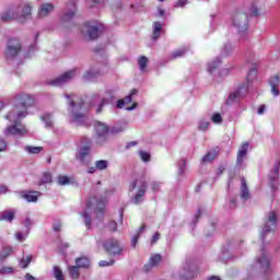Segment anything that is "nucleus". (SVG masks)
<instances>
[{"label":"nucleus","mask_w":280,"mask_h":280,"mask_svg":"<svg viewBox=\"0 0 280 280\" xmlns=\"http://www.w3.org/2000/svg\"><path fill=\"white\" fill-rule=\"evenodd\" d=\"M65 97L69 105L70 124H73L74 126H84L86 121V115H84L86 112L84 102L78 103V101H75V94H65Z\"/></svg>","instance_id":"nucleus-1"},{"label":"nucleus","mask_w":280,"mask_h":280,"mask_svg":"<svg viewBox=\"0 0 280 280\" xmlns=\"http://www.w3.org/2000/svg\"><path fill=\"white\" fill-rule=\"evenodd\" d=\"M278 222H279V217L277 215V212L270 211L265 215L264 225L259 231V235L262 244H270V240H268V235H272V233H275Z\"/></svg>","instance_id":"nucleus-2"},{"label":"nucleus","mask_w":280,"mask_h":280,"mask_svg":"<svg viewBox=\"0 0 280 280\" xmlns=\"http://www.w3.org/2000/svg\"><path fill=\"white\" fill-rule=\"evenodd\" d=\"M24 118L25 117H19V114L9 113L5 116V119L12 121L13 124L4 129V137H23L24 135H27V129L19 121L20 119Z\"/></svg>","instance_id":"nucleus-3"},{"label":"nucleus","mask_w":280,"mask_h":280,"mask_svg":"<svg viewBox=\"0 0 280 280\" xmlns=\"http://www.w3.org/2000/svg\"><path fill=\"white\" fill-rule=\"evenodd\" d=\"M254 78H257V68L252 67L247 74L246 83H243L238 89L234 92H232L226 104H236V102H240V100H244L246 97V94L248 93V82H250Z\"/></svg>","instance_id":"nucleus-4"},{"label":"nucleus","mask_w":280,"mask_h":280,"mask_svg":"<svg viewBox=\"0 0 280 280\" xmlns=\"http://www.w3.org/2000/svg\"><path fill=\"white\" fill-rule=\"evenodd\" d=\"M93 211H98V213H102L104 211V201L97 200L95 197H92L86 201V208L81 213L82 218H84V224L86 229H91L92 226L93 221L91 219V214Z\"/></svg>","instance_id":"nucleus-5"},{"label":"nucleus","mask_w":280,"mask_h":280,"mask_svg":"<svg viewBox=\"0 0 280 280\" xmlns=\"http://www.w3.org/2000/svg\"><path fill=\"white\" fill-rule=\"evenodd\" d=\"M137 188L138 191L133 197H131L132 205H141V202L145 200V190L148 189V180L145 179V176H142L130 183L129 191H135Z\"/></svg>","instance_id":"nucleus-6"},{"label":"nucleus","mask_w":280,"mask_h":280,"mask_svg":"<svg viewBox=\"0 0 280 280\" xmlns=\"http://www.w3.org/2000/svg\"><path fill=\"white\" fill-rule=\"evenodd\" d=\"M93 148V140L89 137H82L80 140L79 149L77 151V160L82 165H89L91 163V150Z\"/></svg>","instance_id":"nucleus-7"},{"label":"nucleus","mask_w":280,"mask_h":280,"mask_svg":"<svg viewBox=\"0 0 280 280\" xmlns=\"http://www.w3.org/2000/svg\"><path fill=\"white\" fill-rule=\"evenodd\" d=\"M34 104V98L30 94H19L15 96V106L10 112L18 117H27V108Z\"/></svg>","instance_id":"nucleus-8"},{"label":"nucleus","mask_w":280,"mask_h":280,"mask_svg":"<svg viewBox=\"0 0 280 280\" xmlns=\"http://www.w3.org/2000/svg\"><path fill=\"white\" fill-rule=\"evenodd\" d=\"M102 25L97 22H88L81 28V34L89 40H97L102 36Z\"/></svg>","instance_id":"nucleus-9"},{"label":"nucleus","mask_w":280,"mask_h":280,"mask_svg":"<svg viewBox=\"0 0 280 280\" xmlns=\"http://www.w3.org/2000/svg\"><path fill=\"white\" fill-rule=\"evenodd\" d=\"M110 128L106 122L96 121L94 124V135H95V143L97 145H104L108 143V132Z\"/></svg>","instance_id":"nucleus-10"},{"label":"nucleus","mask_w":280,"mask_h":280,"mask_svg":"<svg viewBox=\"0 0 280 280\" xmlns=\"http://www.w3.org/2000/svg\"><path fill=\"white\" fill-rule=\"evenodd\" d=\"M22 49H23V44H21V39L16 37L10 38L7 42V48L4 50V56L7 60H14V58H18Z\"/></svg>","instance_id":"nucleus-11"},{"label":"nucleus","mask_w":280,"mask_h":280,"mask_svg":"<svg viewBox=\"0 0 280 280\" xmlns=\"http://www.w3.org/2000/svg\"><path fill=\"white\" fill-rule=\"evenodd\" d=\"M232 25L237 30L238 34L248 32V13L244 11H237L232 16Z\"/></svg>","instance_id":"nucleus-12"},{"label":"nucleus","mask_w":280,"mask_h":280,"mask_svg":"<svg viewBox=\"0 0 280 280\" xmlns=\"http://www.w3.org/2000/svg\"><path fill=\"white\" fill-rule=\"evenodd\" d=\"M103 248L108 255H121L124 246L116 238H108L103 243Z\"/></svg>","instance_id":"nucleus-13"},{"label":"nucleus","mask_w":280,"mask_h":280,"mask_svg":"<svg viewBox=\"0 0 280 280\" xmlns=\"http://www.w3.org/2000/svg\"><path fill=\"white\" fill-rule=\"evenodd\" d=\"M78 70L72 69L69 70L61 75L57 77L56 79L51 80L48 84L51 86H62L63 84H67L68 82H71L73 78H75V73Z\"/></svg>","instance_id":"nucleus-14"},{"label":"nucleus","mask_w":280,"mask_h":280,"mask_svg":"<svg viewBox=\"0 0 280 280\" xmlns=\"http://www.w3.org/2000/svg\"><path fill=\"white\" fill-rule=\"evenodd\" d=\"M32 8H34V5L30 2H21L16 7L15 11L18 12V21L20 23H23L25 19L32 16Z\"/></svg>","instance_id":"nucleus-15"},{"label":"nucleus","mask_w":280,"mask_h":280,"mask_svg":"<svg viewBox=\"0 0 280 280\" xmlns=\"http://www.w3.org/2000/svg\"><path fill=\"white\" fill-rule=\"evenodd\" d=\"M261 272H268L270 268V256H268V253L265 248L260 249V254L256 259Z\"/></svg>","instance_id":"nucleus-16"},{"label":"nucleus","mask_w":280,"mask_h":280,"mask_svg":"<svg viewBox=\"0 0 280 280\" xmlns=\"http://www.w3.org/2000/svg\"><path fill=\"white\" fill-rule=\"evenodd\" d=\"M54 10H56V5L51 2H43L38 7L37 18L38 19H47L50 14H54Z\"/></svg>","instance_id":"nucleus-17"},{"label":"nucleus","mask_w":280,"mask_h":280,"mask_svg":"<svg viewBox=\"0 0 280 280\" xmlns=\"http://www.w3.org/2000/svg\"><path fill=\"white\" fill-rule=\"evenodd\" d=\"M183 270L184 272L182 273V277H184L186 280L194 279L196 276V267L191 262H186Z\"/></svg>","instance_id":"nucleus-18"},{"label":"nucleus","mask_w":280,"mask_h":280,"mask_svg":"<svg viewBox=\"0 0 280 280\" xmlns=\"http://www.w3.org/2000/svg\"><path fill=\"white\" fill-rule=\"evenodd\" d=\"M161 259H162V257L159 254L151 256L149 259V262L147 265H144L145 272H150V270H152L153 268H156V266H159V264H161Z\"/></svg>","instance_id":"nucleus-19"},{"label":"nucleus","mask_w":280,"mask_h":280,"mask_svg":"<svg viewBox=\"0 0 280 280\" xmlns=\"http://www.w3.org/2000/svg\"><path fill=\"white\" fill-rule=\"evenodd\" d=\"M269 84L271 86V93L275 97H279L280 92H279V84H280V77L276 74L269 80Z\"/></svg>","instance_id":"nucleus-20"},{"label":"nucleus","mask_w":280,"mask_h":280,"mask_svg":"<svg viewBox=\"0 0 280 280\" xmlns=\"http://www.w3.org/2000/svg\"><path fill=\"white\" fill-rule=\"evenodd\" d=\"M98 75H102V71L100 68L93 67L83 74V79L91 82V80H95V78H98Z\"/></svg>","instance_id":"nucleus-21"},{"label":"nucleus","mask_w":280,"mask_h":280,"mask_svg":"<svg viewBox=\"0 0 280 280\" xmlns=\"http://www.w3.org/2000/svg\"><path fill=\"white\" fill-rule=\"evenodd\" d=\"M249 143L245 142L238 150L237 153V158H236V163L237 165H242V163H244V158L246 156V154H248V148H249Z\"/></svg>","instance_id":"nucleus-22"},{"label":"nucleus","mask_w":280,"mask_h":280,"mask_svg":"<svg viewBox=\"0 0 280 280\" xmlns=\"http://www.w3.org/2000/svg\"><path fill=\"white\" fill-rule=\"evenodd\" d=\"M279 167H280V162L277 161L273 164V170L269 174V179L271 182V188L272 189H275V183H277V180H279Z\"/></svg>","instance_id":"nucleus-23"},{"label":"nucleus","mask_w":280,"mask_h":280,"mask_svg":"<svg viewBox=\"0 0 280 280\" xmlns=\"http://www.w3.org/2000/svg\"><path fill=\"white\" fill-rule=\"evenodd\" d=\"M250 199V190H248V186L246 185V179L242 178L241 180V200H249Z\"/></svg>","instance_id":"nucleus-24"},{"label":"nucleus","mask_w":280,"mask_h":280,"mask_svg":"<svg viewBox=\"0 0 280 280\" xmlns=\"http://www.w3.org/2000/svg\"><path fill=\"white\" fill-rule=\"evenodd\" d=\"M14 19H16L19 21V14L16 12V9L15 10L9 9L7 12H4L1 15L2 21H7V22L14 21Z\"/></svg>","instance_id":"nucleus-25"},{"label":"nucleus","mask_w":280,"mask_h":280,"mask_svg":"<svg viewBox=\"0 0 280 280\" xmlns=\"http://www.w3.org/2000/svg\"><path fill=\"white\" fill-rule=\"evenodd\" d=\"M75 5H72V9H70L69 11H66L62 16H61V21L62 23H69V21H73V19L75 18Z\"/></svg>","instance_id":"nucleus-26"},{"label":"nucleus","mask_w":280,"mask_h":280,"mask_svg":"<svg viewBox=\"0 0 280 280\" xmlns=\"http://www.w3.org/2000/svg\"><path fill=\"white\" fill-rule=\"evenodd\" d=\"M162 32H163V24H161V22H154L153 23L152 40H159Z\"/></svg>","instance_id":"nucleus-27"},{"label":"nucleus","mask_w":280,"mask_h":280,"mask_svg":"<svg viewBox=\"0 0 280 280\" xmlns=\"http://www.w3.org/2000/svg\"><path fill=\"white\" fill-rule=\"evenodd\" d=\"M68 275L74 280L80 279V267L75 266H68Z\"/></svg>","instance_id":"nucleus-28"},{"label":"nucleus","mask_w":280,"mask_h":280,"mask_svg":"<svg viewBox=\"0 0 280 280\" xmlns=\"http://www.w3.org/2000/svg\"><path fill=\"white\" fill-rule=\"evenodd\" d=\"M75 266L79 268H90L91 260L88 257H80L75 259Z\"/></svg>","instance_id":"nucleus-29"},{"label":"nucleus","mask_w":280,"mask_h":280,"mask_svg":"<svg viewBox=\"0 0 280 280\" xmlns=\"http://www.w3.org/2000/svg\"><path fill=\"white\" fill-rule=\"evenodd\" d=\"M38 196H40L39 191H30L27 194H24L23 198H25V200H27V202H37Z\"/></svg>","instance_id":"nucleus-30"},{"label":"nucleus","mask_w":280,"mask_h":280,"mask_svg":"<svg viewBox=\"0 0 280 280\" xmlns=\"http://www.w3.org/2000/svg\"><path fill=\"white\" fill-rule=\"evenodd\" d=\"M42 121H44L46 128H54V117L51 114H44L40 116Z\"/></svg>","instance_id":"nucleus-31"},{"label":"nucleus","mask_w":280,"mask_h":280,"mask_svg":"<svg viewBox=\"0 0 280 280\" xmlns=\"http://www.w3.org/2000/svg\"><path fill=\"white\" fill-rule=\"evenodd\" d=\"M0 220H3L4 222H12V220H14V211L12 210L3 211L0 215Z\"/></svg>","instance_id":"nucleus-32"},{"label":"nucleus","mask_w":280,"mask_h":280,"mask_svg":"<svg viewBox=\"0 0 280 280\" xmlns=\"http://www.w3.org/2000/svg\"><path fill=\"white\" fill-rule=\"evenodd\" d=\"M187 48H180L171 54V60H176V58H183L187 54Z\"/></svg>","instance_id":"nucleus-33"},{"label":"nucleus","mask_w":280,"mask_h":280,"mask_svg":"<svg viewBox=\"0 0 280 280\" xmlns=\"http://www.w3.org/2000/svg\"><path fill=\"white\" fill-rule=\"evenodd\" d=\"M145 231V225H142L136 235L131 238V246L135 248L137 246V243L139 242V237H141V234Z\"/></svg>","instance_id":"nucleus-34"},{"label":"nucleus","mask_w":280,"mask_h":280,"mask_svg":"<svg viewBox=\"0 0 280 280\" xmlns=\"http://www.w3.org/2000/svg\"><path fill=\"white\" fill-rule=\"evenodd\" d=\"M94 165H96V170L104 172V170H108L109 163L107 160H98L94 163Z\"/></svg>","instance_id":"nucleus-35"},{"label":"nucleus","mask_w":280,"mask_h":280,"mask_svg":"<svg viewBox=\"0 0 280 280\" xmlns=\"http://www.w3.org/2000/svg\"><path fill=\"white\" fill-rule=\"evenodd\" d=\"M218 156V153L215 151H209L203 158L202 163H211Z\"/></svg>","instance_id":"nucleus-36"},{"label":"nucleus","mask_w":280,"mask_h":280,"mask_svg":"<svg viewBox=\"0 0 280 280\" xmlns=\"http://www.w3.org/2000/svg\"><path fill=\"white\" fill-rule=\"evenodd\" d=\"M52 275L56 280H65V273H62V269H60L58 266L54 267Z\"/></svg>","instance_id":"nucleus-37"},{"label":"nucleus","mask_w":280,"mask_h":280,"mask_svg":"<svg viewBox=\"0 0 280 280\" xmlns=\"http://www.w3.org/2000/svg\"><path fill=\"white\" fill-rule=\"evenodd\" d=\"M124 130H126V122L119 124V125H115L114 127H112V135H119V132H124Z\"/></svg>","instance_id":"nucleus-38"},{"label":"nucleus","mask_w":280,"mask_h":280,"mask_svg":"<svg viewBox=\"0 0 280 280\" xmlns=\"http://www.w3.org/2000/svg\"><path fill=\"white\" fill-rule=\"evenodd\" d=\"M178 165V174L179 176H183L185 174V170H187V161L185 159H182L177 163Z\"/></svg>","instance_id":"nucleus-39"},{"label":"nucleus","mask_w":280,"mask_h":280,"mask_svg":"<svg viewBox=\"0 0 280 280\" xmlns=\"http://www.w3.org/2000/svg\"><path fill=\"white\" fill-rule=\"evenodd\" d=\"M49 183H51V173H44L43 177L40 178V180L38 183L39 187L42 185H47Z\"/></svg>","instance_id":"nucleus-40"},{"label":"nucleus","mask_w":280,"mask_h":280,"mask_svg":"<svg viewBox=\"0 0 280 280\" xmlns=\"http://www.w3.org/2000/svg\"><path fill=\"white\" fill-rule=\"evenodd\" d=\"M138 65L140 71H145V68L148 67V57L142 56L138 59Z\"/></svg>","instance_id":"nucleus-41"},{"label":"nucleus","mask_w":280,"mask_h":280,"mask_svg":"<svg viewBox=\"0 0 280 280\" xmlns=\"http://www.w3.org/2000/svg\"><path fill=\"white\" fill-rule=\"evenodd\" d=\"M220 58H217L214 61L208 63V72L211 73L212 71H215V69L220 67Z\"/></svg>","instance_id":"nucleus-42"},{"label":"nucleus","mask_w":280,"mask_h":280,"mask_svg":"<svg viewBox=\"0 0 280 280\" xmlns=\"http://www.w3.org/2000/svg\"><path fill=\"white\" fill-rule=\"evenodd\" d=\"M12 255V248L11 247H4L0 252V260L3 261V259H7V257H10Z\"/></svg>","instance_id":"nucleus-43"},{"label":"nucleus","mask_w":280,"mask_h":280,"mask_svg":"<svg viewBox=\"0 0 280 280\" xmlns=\"http://www.w3.org/2000/svg\"><path fill=\"white\" fill-rule=\"evenodd\" d=\"M25 150L28 154H40L43 147H26Z\"/></svg>","instance_id":"nucleus-44"},{"label":"nucleus","mask_w":280,"mask_h":280,"mask_svg":"<svg viewBox=\"0 0 280 280\" xmlns=\"http://www.w3.org/2000/svg\"><path fill=\"white\" fill-rule=\"evenodd\" d=\"M62 229V221H60V219H55L52 222V231H55V233H60Z\"/></svg>","instance_id":"nucleus-45"},{"label":"nucleus","mask_w":280,"mask_h":280,"mask_svg":"<svg viewBox=\"0 0 280 280\" xmlns=\"http://www.w3.org/2000/svg\"><path fill=\"white\" fill-rule=\"evenodd\" d=\"M57 183L58 185L65 186V185H69L71 183V179H69L68 176L61 175L58 177Z\"/></svg>","instance_id":"nucleus-46"},{"label":"nucleus","mask_w":280,"mask_h":280,"mask_svg":"<svg viewBox=\"0 0 280 280\" xmlns=\"http://www.w3.org/2000/svg\"><path fill=\"white\" fill-rule=\"evenodd\" d=\"M22 268H27V266H30V264H32V255H28L25 257H23L20 261Z\"/></svg>","instance_id":"nucleus-47"},{"label":"nucleus","mask_w":280,"mask_h":280,"mask_svg":"<svg viewBox=\"0 0 280 280\" xmlns=\"http://www.w3.org/2000/svg\"><path fill=\"white\" fill-rule=\"evenodd\" d=\"M233 51V46L231 44H225L222 49L223 56H229Z\"/></svg>","instance_id":"nucleus-48"},{"label":"nucleus","mask_w":280,"mask_h":280,"mask_svg":"<svg viewBox=\"0 0 280 280\" xmlns=\"http://www.w3.org/2000/svg\"><path fill=\"white\" fill-rule=\"evenodd\" d=\"M12 272H14V268L12 267L0 268V275H12Z\"/></svg>","instance_id":"nucleus-49"},{"label":"nucleus","mask_w":280,"mask_h":280,"mask_svg":"<svg viewBox=\"0 0 280 280\" xmlns=\"http://www.w3.org/2000/svg\"><path fill=\"white\" fill-rule=\"evenodd\" d=\"M137 93H138L137 89L131 90L130 95H128L127 97H125V100H122L125 101V104H130V102H132V95H137Z\"/></svg>","instance_id":"nucleus-50"},{"label":"nucleus","mask_w":280,"mask_h":280,"mask_svg":"<svg viewBox=\"0 0 280 280\" xmlns=\"http://www.w3.org/2000/svg\"><path fill=\"white\" fill-rule=\"evenodd\" d=\"M209 128V120L201 119L199 121V130H207Z\"/></svg>","instance_id":"nucleus-51"},{"label":"nucleus","mask_w":280,"mask_h":280,"mask_svg":"<svg viewBox=\"0 0 280 280\" xmlns=\"http://www.w3.org/2000/svg\"><path fill=\"white\" fill-rule=\"evenodd\" d=\"M140 159L144 162L148 163L150 162V153L140 151Z\"/></svg>","instance_id":"nucleus-52"},{"label":"nucleus","mask_w":280,"mask_h":280,"mask_svg":"<svg viewBox=\"0 0 280 280\" xmlns=\"http://www.w3.org/2000/svg\"><path fill=\"white\" fill-rule=\"evenodd\" d=\"M107 229L108 231H110L112 233H115V231H117V222L115 221H109L107 224Z\"/></svg>","instance_id":"nucleus-53"},{"label":"nucleus","mask_w":280,"mask_h":280,"mask_svg":"<svg viewBox=\"0 0 280 280\" xmlns=\"http://www.w3.org/2000/svg\"><path fill=\"white\" fill-rule=\"evenodd\" d=\"M115 264V260H109V261H107V260H101L100 262H98V266L101 267V268H106L107 266H113Z\"/></svg>","instance_id":"nucleus-54"},{"label":"nucleus","mask_w":280,"mask_h":280,"mask_svg":"<svg viewBox=\"0 0 280 280\" xmlns=\"http://www.w3.org/2000/svg\"><path fill=\"white\" fill-rule=\"evenodd\" d=\"M212 121H213V124H222V115H220V114H214V115L212 116Z\"/></svg>","instance_id":"nucleus-55"},{"label":"nucleus","mask_w":280,"mask_h":280,"mask_svg":"<svg viewBox=\"0 0 280 280\" xmlns=\"http://www.w3.org/2000/svg\"><path fill=\"white\" fill-rule=\"evenodd\" d=\"M151 189H152V191H160V189H161V183L153 182V183L151 184Z\"/></svg>","instance_id":"nucleus-56"},{"label":"nucleus","mask_w":280,"mask_h":280,"mask_svg":"<svg viewBox=\"0 0 280 280\" xmlns=\"http://www.w3.org/2000/svg\"><path fill=\"white\" fill-rule=\"evenodd\" d=\"M105 104H108V100L103 98V100L101 101V104L98 105V107H97V109H96V113H102V108H104V105H105Z\"/></svg>","instance_id":"nucleus-57"},{"label":"nucleus","mask_w":280,"mask_h":280,"mask_svg":"<svg viewBox=\"0 0 280 280\" xmlns=\"http://www.w3.org/2000/svg\"><path fill=\"white\" fill-rule=\"evenodd\" d=\"M250 15L252 16H259V9H257V7H255V5H252Z\"/></svg>","instance_id":"nucleus-58"},{"label":"nucleus","mask_w":280,"mask_h":280,"mask_svg":"<svg viewBox=\"0 0 280 280\" xmlns=\"http://www.w3.org/2000/svg\"><path fill=\"white\" fill-rule=\"evenodd\" d=\"M102 1H104V0H88V5H90V8H93V7L102 3Z\"/></svg>","instance_id":"nucleus-59"},{"label":"nucleus","mask_w":280,"mask_h":280,"mask_svg":"<svg viewBox=\"0 0 280 280\" xmlns=\"http://www.w3.org/2000/svg\"><path fill=\"white\" fill-rule=\"evenodd\" d=\"M161 240V233L156 232L151 240V244H156L158 241Z\"/></svg>","instance_id":"nucleus-60"},{"label":"nucleus","mask_w":280,"mask_h":280,"mask_svg":"<svg viewBox=\"0 0 280 280\" xmlns=\"http://www.w3.org/2000/svg\"><path fill=\"white\" fill-rule=\"evenodd\" d=\"M187 0H178L176 3H175V8H185V5H187Z\"/></svg>","instance_id":"nucleus-61"},{"label":"nucleus","mask_w":280,"mask_h":280,"mask_svg":"<svg viewBox=\"0 0 280 280\" xmlns=\"http://www.w3.org/2000/svg\"><path fill=\"white\" fill-rule=\"evenodd\" d=\"M33 224L34 222H32V219H30V217H26V219L24 220V226L26 229H30Z\"/></svg>","instance_id":"nucleus-62"},{"label":"nucleus","mask_w":280,"mask_h":280,"mask_svg":"<svg viewBox=\"0 0 280 280\" xmlns=\"http://www.w3.org/2000/svg\"><path fill=\"white\" fill-rule=\"evenodd\" d=\"M8 148V143L5 140L0 138V152H4V150Z\"/></svg>","instance_id":"nucleus-63"},{"label":"nucleus","mask_w":280,"mask_h":280,"mask_svg":"<svg viewBox=\"0 0 280 280\" xmlns=\"http://www.w3.org/2000/svg\"><path fill=\"white\" fill-rule=\"evenodd\" d=\"M15 238H16L19 242H25V236H24L23 233H21V232H16V233H15Z\"/></svg>","instance_id":"nucleus-64"}]
</instances>
